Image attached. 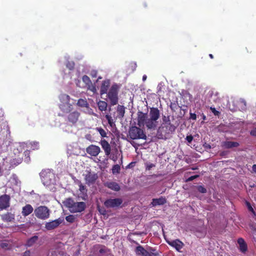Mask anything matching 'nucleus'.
<instances>
[{"mask_svg": "<svg viewBox=\"0 0 256 256\" xmlns=\"http://www.w3.org/2000/svg\"><path fill=\"white\" fill-rule=\"evenodd\" d=\"M64 204L71 212H80L84 211L86 207L84 202H75L71 198H66L64 202Z\"/></svg>", "mask_w": 256, "mask_h": 256, "instance_id": "nucleus-1", "label": "nucleus"}, {"mask_svg": "<svg viewBox=\"0 0 256 256\" xmlns=\"http://www.w3.org/2000/svg\"><path fill=\"white\" fill-rule=\"evenodd\" d=\"M60 108L64 112H70L72 110V105L74 104V100L66 94H62L60 96Z\"/></svg>", "mask_w": 256, "mask_h": 256, "instance_id": "nucleus-2", "label": "nucleus"}, {"mask_svg": "<svg viewBox=\"0 0 256 256\" xmlns=\"http://www.w3.org/2000/svg\"><path fill=\"white\" fill-rule=\"evenodd\" d=\"M160 118V112L156 108H152L150 112V118H147L145 124L148 129L155 128L158 124L157 120Z\"/></svg>", "mask_w": 256, "mask_h": 256, "instance_id": "nucleus-3", "label": "nucleus"}, {"mask_svg": "<svg viewBox=\"0 0 256 256\" xmlns=\"http://www.w3.org/2000/svg\"><path fill=\"white\" fill-rule=\"evenodd\" d=\"M128 137L132 140H146V136L144 130L136 126L130 128L128 132Z\"/></svg>", "mask_w": 256, "mask_h": 256, "instance_id": "nucleus-4", "label": "nucleus"}, {"mask_svg": "<svg viewBox=\"0 0 256 256\" xmlns=\"http://www.w3.org/2000/svg\"><path fill=\"white\" fill-rule=\"evenodd\" d=\"M40 176L43 184L46 186L53 184L54 182V174L49 170H42Z\"/></svg>", "mask_w": 256, "mask_h": 256, "instance_id": "nucleus-5", "label": "nucleus"}, {"mask_svg": "<svg viewBox=\"0 0 256 256\" xmlns=\"http://www.w3.org/2000/svg\"><path fill=\"white\" fill-rule=\"evenodd\" d=\"M34 213L38 218L46 220L49 218L50 211L46 206H40L34 210Z\"/></svg>", "mask_w": 256, "mask_h": 256, "instance_id": "nucleus-6", "label": "nucleus"}, {"mask_svg": "<svg viewBox=\"0 0 256 256\" xmlns=\"http://www.w3.org/2000/svg\"><path fill=\"white\" fill-rule=\"evenodd\" d=\"M118 88L116 85H113L108 93V97L111 105H116L118 102Z\"/></svg>", "mask_w": 256, "mask_h": 256, "instance_id": "nucleus-7", "label": "nucleus"}, {"mask_svg": "<svg viewBox=\"0 0 256 256\" xmlns=\"http://www.w3.org/2000/svg\"><path fill=\"white\" fill-rule=\"evenodd\" d=\"M83 176H84L86 183L88 186L94 184L98 178L96 174L90 172H88L86 174H84Z\"/></svg>", "mask_w": 256, "mask_h": 256, "instance_id": "nucleus-8", "label": "nucleus"}, {"mask_svg": "<svg viewBox=\"0 0 256 256\" xmlns=\"http://www.w3.org/2000/svg\"><path fill=\"white\" fill-rule=\"evenodd\" d=\"M122 202V200L120 198H110L106 200L104 202V204L108 208H116L120 206Z\"/></svg>", "mask_w": 256, "mask_h": 256, "instance_id": "nucleus-9", "label": "nucleus"}, {"mask_svg": "<svg viewBox=\"0 0 256 256\" xmlns=\"http://www.w3.org/2000/svg\"><path fill=\"white\" fill-rule=\"evenodd\" d=\"M68 112L69 114L67 116L68 122L71 124H75L78 120L80 113L76 110Z\"/></svg>", "mask_w": 256, "mask_h": 256, "instance_id": "nucleus-10", "label": "nucleus"}, {"mask_svg": "<svg viewBox=\"0 0 256 256\" xmlns=\"http://www.w3.org/2000/svg\"><path fill=\"white\" fill-rule=\"evenodd\" d=\"M10 197L7 194L0 196V209H6L10 206Z\"/></svg>", "mask_w": 256, "mask_h": 256, "instance_id": "nucleus-11", "label": "nucleus"}, {"mask_svg": "<svg viewBox=\"0 0 256 256\" xmlns=\"http://www.w3.org/2000/svg\"><path fill=\"white\" fill-rule=\"evenodd\" d=\"M86 151L89 154L96 156L100 154V149L99 146L92 144L86 148Z\"/></svg>", "mask_w": 256, "mask_h": 256, "instance_id": "nucleus-12", "label": "nucleus"}, {"mask_svg": "<svg viewBox=\"0 0 256 256\" xmlns=\"http://www.w3.org/2000/svg\"><path fill=\"white\" fill-rule=\"evenodd\" d=\"M62 222V220L60 218H58L52 222H46L45 225V228L47 230H52L57 228Z\"/></svg>", "mask_w": 256, "mask_h": 256, "instance_id": "nucleus-13", "label": "nucleus"}, {"mask_svg": "<svg viewBox=\"0 0 256 256\" xmlns=\"http://www.w3.org/2000/svg\"><path fill=\"white\" fill-rule=\"evenodd\" d=\"M148 116L146 114L143 113L142 112H138V124L140 127L143 126L145 124L146 121L147 120Z\"/></svg>", "mask_w": 256, "mask_h": 256, "instance_id": "nucleus-14", "label": "nucleus"}, {"mask_svg": "<svg viewBox=\"0 0 256 256\" xmlns=\"http://www.w3.org/2000/svg\"><path fill=\"white\" fill-rule=\"evenodd\" d=\"M100 144L106 156H109L111 152V148L108 142L105 140L100 141Z\"/></svg>", "mask_w": 256, "mask_h": 256, "instance_id": "nucleus-15", "label": "nucleus"}, {"mask_svg": "<svg viewBox=\"0 0 256 256\" xmlns=\"http://www.w3.org/2000/svg\"><path fill=\"white\" fill-rule=\"evenodd\" d=\"M34 210L32 206L30 204H27L22 208V214L23 216H26L30 214Z\"/></svg>", "mask_w": 256, "mask_h": 256, "instance_id": "nucleus-16", "label": "nucleus"}, {"mask_svg": "<svg viewBox=\"0 0 256 256\" xmlns=\"http://www.w3.org/2000/svg\"><path fill=\"white\" fill-rule=\"evenodd\" d=\"M168 244L171 246L174 247L178 251H180L184 246V244L178 240L169 242H168Z\"/></svg>", "mask_w": 256, "mask_h": 256, "instance_id": "nucleus-17", "label": "nucleus"}, {"mask_svg": "<svg viewBox=\"0 0 256 256\" xmlns=\"http://www.w3.org/2000/svg\"><path fill=\"white\" fill-rule=\"evenodd\" d=\"M136 253L138 256H150V254L140 246L136 248Z\"/></svg>", "mask_w": 256, "mask_h": 256, "instance_id": "nucleus-18", "label": "nucleus"}, {"mask_svg": "<svg viewBox=\"0 0 256 256\" xmlns=\"http://www.w3.org/2000/svg\"><path fill=\"white\" fill-rule=\"evenodd\" d=\"M166 202V199L165 198L161 196L158 198H154L152 200L151 204L153 206H155L158 205H162Z\"/></svg>", "mask_w": 256, "mask_h": 256, "instance_id": "nucleus-19", "label": "nucleus"}, {"mask_svg": "<svg viewBox=\"0 0 256 256\" xmlns=\"http://www.w3.org/2000/svg\"><path fill=\"white\" fill-rule=\"evenodd\" d=\"M104 186L114 191H118L120 190V186L116 182H107L104 184Z\"/></svg>", "mask_w": 256, "mask_h": 256, "instance_id": "nucleus-20", "label": "nucleus"}, {"mask_svg": "<svg viewBox=\"0 0 256 256\" xmlns=\"http://www.w3.org/2000/svg\"><path fill=\"white\" fill-rule=\"evenodd\" d=\"M110 81L108 80H104L100 88L101 94H106L108 91V88L110 86Z\"/></svg>", "mask_w": 256, "mask_h": 256, "instance_id": "nucleus-21", "label": "nucleus"}, {"mask_svg": "<svg viewBox=\"0 0 256 256\" xmlns=\"http://www.w3.org/2000/svg\"><path fill=\"white\" fill-rule=\"evenodd\" d=\"M2 219L6 222H12L14 219V215L12 213L8 212L2 216Z\"/></svg>", "mask_w": 256, "mask_h": 256, "instance_id": "nucleus-22", "label": "nucleus"}, {"mask_svg": "<svg viewBox=\"0 0 256 256\" xmlns=\"http://www.w3.org/2000/svg\"><path fill=\"white\" fill-rule=\"evenodd\" d=\"M238 242L240 246V250L242 252H245L247 250V246L246 244L245 243L244 239L240 238H238Z\"/></svg>", "mask_w": 256, "mask_h": 256, "instance_id": "nucleus-23", "label": "nucleus"}, {"mask_svg": "<svg viewBox=\"0 0 256 256\" xmlns=\"http://www.w3.org/2000/svg\"><path fill=\"white\" fill-rule=\"evenodd\" d=\"M77 184L79 187V190L80 191L81 194H82L84 196H86L88 190L86 188V186L84 185L80 180H78Z\"/></svg>", "mask_w": 256, "mask_h": 256, "instance_id": "nucleus-24", "label": "nucleus"}, {"mask_svg": "<svg viewBox=\"0 0 256 256\" xmlns=\"http://www.w3.org/2000/svg\"><path fill=\"white\" fill-rule=\"evenodd\" d=\"M97 104L98 109L100 111H105L106 110L108 104L106 102L102 100H99L97 102Z\"/></svg>", "mask_w": 256, "mask_h": 256, "instance_id": "nucleus-25", "label": "nucleus"}, {"mask_svg": "<svg viewBox=\"0 0 256 256\" xmlns=\"http://www.w3.org/2000/svg\"><path fill=\"white\" fill-rule=\"evenodd\" d=\"M77 106L81 108L88 107V103L86 99L80 98L78 100Z\"/></svg>", "mask_w": 256, "mask_h": 256, "instance_id": "nucleus-26", "label": "nucleus"}, {"mask_svg": "<svg viewBox=\"0 0 256 256\" xmlns=\"http://www.w3.org/2000/svg\"><path fill=\"white\" fill-rule=\"evenodd\" d=\"M117 112L118 113V116L120 118H123L125 113L124 107L120 105L118 106L117 107Z\"/></svg>", "mask_w": 256, "mask_h": 256, "instance_id": "nucleus-27", "label": "nucleus"}, {"mask_svg": "<svg viewBox=\"0 0 256 256\" xmlns=\"http://www.w3.org/2000/svg\"><path fill=\"white\" fill-rule=\"evenodd\" d=\"M238 108L242 110H244L246 108V102L244 100H240L238 101Z\"/></svg>", "mask_w": 256, "mask_h": 256, "instance_id": "nucleus-28", "label": "nucleus"}, {"mask_svg": "<svg viewBox=\"0 0 256 256\" xmlns=\"http://www.w3.org/2000/svg\"><path fill=\"white\" fill-rule=\"evenodd\" d=\"M239 145L238 143L233 142H228L226 143V146L228 148L236 147Z\"/></svg>", "mask_w": 256, "mask_h": 256, "instance_id": "nucleus-29", "label": "nucleus"}, {"mask_svg": "<svg viewBox=\"0 0 256 256\" xmlns=\"http://www.w3.org/2000/svg\"><path fill=\"white\" fill-rule=\"evenodd\" d=\"M120 166L118 164H115L112 166V170L113 174H118L120 173Z\"/></svg>", "mask_w": 256, "mask_h": 256, "instance_id": "nucleus-30", "label": "nucleus"}, {"mask_svg": "<svg viewBox=\"0 0 256 256\" xmlns=\"http://www.w3.org/2000/svg\"><path fill=\"white\" fill-rule=\"evenodd\" d=\"M85 110H84V112L86 113V114H90V115H94V116H96V114H94L92 110L90 108L89 105L88 106V107H85Z\"/></svg>", "mask_w": 256, "mask_h": 256, "instance_id": "nucleus-31", "label": "nucleus"}, {"mask_svg": "<svg viewBox=\"0 0 256 256\" xmlns=\"http://www.w3.org/2000/svg\"><path fill=\"white\" fill-rule=\"evenodd\" d=\"M82 81L84 82L86 86L90 84L92 82L89 77L86 75H84L82 78Z\"/></svg>", "mask_w": 256, "mask_h": 256, "instance_id": "nucleus-32", "label": "nucleus"}, {"mask_svg": "<svg viewBox=\"0 0 256 256\" xmlns=\"http://www.w3.org/2000/svg\"><path fill=\"white\" fill-rule=\"evenodd\" d=\"M96 130L99 132L102 137L104 138L106 136V134L103 128H96Z\"/></svg>", "mask_w": 256, "mask_h": 256, "instance_id": "nucleus-33", "label": "nucleus"}, {"mask_svg": "<svg viewBox=\"0 0 256 256\" xmlns=\"http://www.w3.org/2000/svg\"><path fill=\"white\" fill-rule=\"evenodd\" d=\"M37 240H38V237L37 236H34V237L32 238H30L28 240L27 244L28 246H32V244L35 242Z\"/></svg>", "mask_w": 256, "mask_h": 256, "instance_id": "nucleus-34", "label": "nucleus"}, {"mask_svg": "<svg viewBox=\"0 0 256 256\" xmlns=\"http://www.w3.org/2000/svg\"><path fill=\"white\" fill-rule=\"evenodd\" d=\"M75 219H76L75 216L72 215L68 216H66V220L70 222H74Z\"/></svg>", "mask_w": 256, "mask_h": 256, "instance_id": "nucleus-35", "label": "nucleus"}, {"mask_svg": "<svg viewBox=\"0 0 256 256\" xmlns=\"http://www.w3.org/2000/svg\"><path fill=\"white\" fill-rule=\"evenodd\" d=\"M30 144L31 146V148L32 150H37L39 146H38V142H32L30 143Z\"/></svg>", "mask_w": 256, "mask_h": 256, "instance_id": "nucleus-36", "label": "nucleus"}, {"mask_svg": "<svg viewBox=\"0 0 256 256\" xmlns=\"http://www.w3.org/2000/svg\"><path fill=\"white\" fill-rule=\"evenodd\" d=\"M87 86L88 90H90L94 93L96 92V88L94 86L92 85V82L90 84H88Z\"/></svg>", "mask_w": 256, "mask_h": 256, "instance_id": "nucleus-37", "label": "nucleus"}, {"mask_svg": "<svg viewBox=\"0 0 256 256\" xmlns=\"http://www.w3.org/2000/svg\"><path fill=\"white\" fill-rule=\"evenodd\" d=\"M246 206H248V210L252 212V213L253 214L254 216H256V214L255 212L254 211L253 208L251 206L250 203H249L248 202H246Z\"/></svg>", "mask_w": 256, "mask_h": 256, "instance_id": "nucleus-38", "label": "nucleus"}, {"mask_svg": "<svg viewBox=\"0 0 256 256\" xmlns=\"http://www.w3.org/2000/svg\"><path fill=\"white\" fill-rule=\"evenodd\" d=\"M74 64L72 62H68L66 64V67L70 70H72L74 67Z\"/></svg>", "mask_w": 256, "mask_h": 256, "instance_id": "nucleus-39", "label": "nucleus"}, {"mask_svg": "<svg viewBox=\"0 0 256 256\" xmlns=\"http://www.w3.org/2000/svg\"><path fill=\"white\" fill-rule=\"evenodd\" d=\"M198 190L201 193H206V190L202 186H198Z\"/></svg>", "mask_w": 256, "mask_h": 256, "instance_id": "nucleus-40", "label": "nucleus"}, {"mask_svg": "<svg viewBox=\"0 0 256 256\" xmlns=\"http://www.w3.org/2000/svg\"><path fill=\"white\" fill-rule=\"evenodd\" d=\"M24 154H25V156H26L25 158V161L26 162H28L30 160V156H29V154H30V152L29 151H26L24 152Z\"/></svg>", "mask_w": 256, "mask_h": 256, "instance_id": "nucleus-41", "label": "nucleus"}, {"mask_svg": "<svg viewBox=\"0 0 256 256\" xmlns=\"http://www.w3.org/2000/svg\"><path fill=\"white\" fill-rule=\"evenodd\" d=\"M90 75L92 78H96L97 76V71L94 70H92L90 72Z\"/></svg>", "mask_w": 256, "mask_h": 256, "instance_id": "nucleus-42", "label": "nucleus"}, {"mask_svg": "<svg viewBox=\"0 0 256 256\" xmlns=\"http://www.w3.org/2000/svg\"><path fill=\"white\" fill-rule=\"evenodd\" d=\"M106 118L108 121V122L110 124L112 125V118L108 114H106Z\"/></svg>", "mask_w": 256, "mask_h": 256, "instance_id": "nucleus-43", "label": "nucleus"}, {"mask_svg": "<svg viewBox=\"0 0 256 256\" xmlns=\"http://www.w3.org/2000/svg\"><path fill=\"white\" fill-rule=\"evenodd\" d=\"M210 110H212V113L215 115V116H218V115L219 114V112L216 110L215 108H212V107H210Z\"/></svg>", "mask_w": 256, "mask_h": 256, "instance_id": "nucleus-44", "label": "nucleus"}, {"mask_svg": "<svg viewBox=\"0 0 256 256\" xmlns=\"http://www.w3.org/2000/svg\"><path fill=\"white\" fill-rule=\"evenodd\" d=\"M155 166V165L153 164H146V169L148 170H150L152 168Z\"/></svg>", "mask_w": 256, "mask_h": 256, "instance_id": "nucleus-45", "label": "nucleus"}, {"mask_svg": "<svg viewBox=\"0 0 256 256\" xmlns=\"http://www.w3.org/2000/svg\"><path fill=\"white\" fill-rule=\"evenodd\" d=\"M198 175H195V176H192L190 178H188L186 180V182H189V181H192L194 180L195 178H198Z\"/></svg>", "mask_w": 256, "mask_h": 256, "instance_id": "nucleus-46", "label": "nucleus"}, {"mask_svg": "<svg viewBox=\"0 0 256 256\" xmlns=\"http://www.w3.org/2000/svg\"><path fill=\"white\" fill-rule=\"evenodd\" d=\"M186 140L188 143H190L193 140V137L192 136H188L186 137Z\"/></svg>", "mask_w": 256, "mask_h": 256, "instance_id": "nucleus-47", "label": "nucleus"}, {"mask_svg": "<svg viewBox=\"0 0 256 256\" xmlns=\"http://www.w3.org/2000/svg\"><path fill=\"white\" fill-rule=\"evenodd\" d=\"M12 180H14V181H15V182H16V185H18V184H20V181H18V178H17V177H16V176H13V177H12Z\"/></svg>", "mask_w": 256, "mask_h": 256, "instance_id": "nucleus-48", "label": "nucleus"}, {"mask_svg": "<svg viewBox=\"0 0 256 256\" xmlns=\"http://www.w3.org/2000/svg\"><path fill=\"white\" fill-rule=\"evenodd\" d=\"M190 118L196 120V114L194 113H190Z\"/></svg>", "mask_w": 256, "mask_h": 256, "instance_id": "nucleus-49", "label": "nucleus"}, {"mask_svg": "<svg viewBox=\"0 0 256 256\" xmlns=\"http://www.w3.org/2000/svg\"><path fill=\"white\" fill-rule=\"evenodd\" d=\"M250 134L254 136H256V128L251 131Z\"/></svg>", "mask_w": 256, "mask_h": 256, "instance_id": "nucleus-50", "label": "nucleus"}, {"mask_svg": "<svg viewBox=\"0 0 256 256\" xmlns=\"http://www.w3.org/2000/svg\"><path fill=\"white\" fill-rule=\"evenodd\" d=\"M252 170L254 172L256 173V164H254L252 168Z\"/></svg>", "mask_w": 256, "mask_h": 256, "instance_id": "nucleus-51", "label": "nucleus"}, {"mask_svg": "<svg viewBox=\"0 0 256 256\" xmlns=\"http://www.w3.org/2000/svg\"><path fill=\"white\" fill-rule=\"evenodd\" d=\"M23 256H30V252H26Z\"/></svg>", "mask_w": 256, "mask_h": 256, "instance_id": "nucleus-52", "label": "nucleus"}, {"mask_svg": "<svg viewBox=\"0 0 256 256\" xmlns=\"http://www.w3.org/2000/svg\"><path fill=\"white\" fill-rule=\"evenodd\" d=\"M117 158L116 156H112V160L114 162H116V160Z\"/></svg>", "mask_w": 256, "mask_h": 256, "instance_id": "nucleus-53", "label": "nucleus"}, {"mask_svg": "<svg viewBox=\"0 0 256 256\" xmlns=\"http://www.w3.org/2000/svg\"><path fill=\"white\" fill-rule=\"evenodd\" d=\"M146 78H147V77H146V75H144V76H142V80H143V81L146 80Z\"/></svg>", "mask_w": 256, "mask_h": 256, "instance_id": "nucleus-54", "label": "nucleus"}, {"mask_svg": "<svg viewBox=\"0 0 256 256\" xmlns=\"http://www.w3.org/2000/svg\"><path fill=\"white\" fill-rule=\"evenodd\" d=\"M166 119H167V118L166 116H164V118H163V120L164 121H166Z\"/></svg>", "mask_w": 256, "mask_h": 256, "instance_id": "nucleus-55", "label": "nucleus"}, {"mask_svg": "<svg viewBox=\"0 0 256 256\" xmlns=\"http://www.w3.org/2000/svg\"><path fill=\"white\" fill-rule=\"evenodd\" d=\"M209 56H210V57L211 58H214V56H212V54H209Z\"/></svg>", "mask_w": 256, "mask_h": 256, "instance_id": "nucleus-56", "label": "nucleus"}]
</instances>
